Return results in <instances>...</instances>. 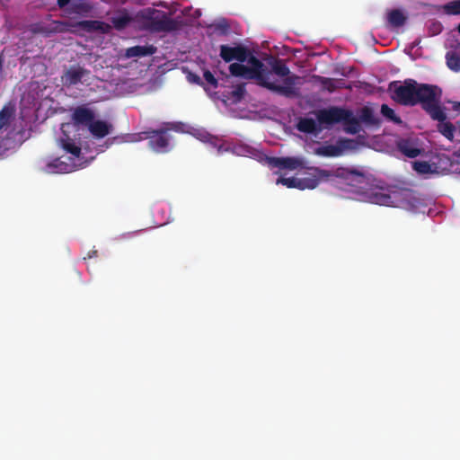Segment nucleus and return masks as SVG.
<instances>
[{
    "label": "nucleus",
    "mask_w": 460,
    "mask_h": 460,
    "mask_svg": "<svg viewBox=\"0 0 460 460\" xmlns=\"http://www.w3.org/2000/svg\"><path fill=\"white\" fill-rule=\"evenodd\" d=\"M388 90L391 92L392 99L397 103L404 106H414L420 103L430 118H443L438 109L441 91L438 86L418 84L413 79H406L402 84L398 81L390 83Z\"/></svg>",
    "instance_id": "obj_1"
},
{
    "label": "nucleus",
    "mask_w": 460,
    "mask_h": 460,
    "mask_svg": "<svg viewBox=\"0 0 460 460\" xmlns=\"http://www.w3.org/2000/svg\"><path fill=\"white\" fill-rule=\"evenodd\" d=\"M247 60L251 65L249 69L254 72L252 75L261 86L285 97L290 98L298 95V91L295 87L296 81L299 79L297 75H292V76L284 79L283 85L276 84L270 81L271 72L263 70V64L261 60L251 54Z\"/></svg>",
    "instance_id": "obj_2"
},
{
    "label": "nucleus",
    "mask_w": 460,
    "mask_h": 460,
    "mask_svg": "<svg viewBox=\"0 0 460 460\" xmlns=\"http://www.w3.org/2000/svg\"><path fill=\"white\" fill-rule=\"evenodd\" d=\"M143 28L150 32H171L188 25L182 16L170 18L161 10L147 8L141 13Z\"/></svg>",
    "instance_id": "obj_3"
},
{
    "label": "nucleus",
    "mask_w": 460,
    "mask_h": 460,
    "mask_svg": "<svg viewBox=\"0 0 460 460\" xmlns=\"http://www.w3.org/2000/svg\"><path fill=\"white\" fill-rule=\"evenodd\" d=\"M190 128L189 125L178 122L170 124V127L165 128L146 131L145 134H146V137L148 139V145L152 150L156 153H166L171 149L169 130L172 129L177 132L190 133L199 139L201 132L199 129H194V132H190Z\"/></svg>",
    "instance_id": "obj_4"
},
{
    "label": "nucleus",
    "mask_w": 460,
    "mask_h": 460,
    "mask_svg": "<svg viewBox=\"0 0 460 460\" xmlns=\"http://www.w3.org/2000/svg\"><path fill=\"white\" fill-rule=\"evenodd\" d=\"M315 115L319 124L327 128L334 124L342 123L349 113L348 109L332 106L317 111Z\"/></svg>",
    "instance_id": "obj_5"
},
{
    "label": "nucleus",
    "mask_w": 460,
    "mask_h": 460,
    "mask_svg": "<svg viewBox=\"0 0 460 460\" xmlns=\"http://www.w3.org/2000/svg\"><path fill=\"white\" fill-rule=\"evenodd\" d=\"M310 170L313 172L309 176L299 179L300 190L314 189L323 181H329L332 179V170H324L318 167H312Z\"/></svg>",
    "instance_id": "obj_6"
},
{
    "label": "nucleus",
    "mask_w": 460,
    "mask_h": 460,
    "mask_svg": "<svg viewBox=\"0 0 460 460\" xmlns=\"http://www.w3.org/2000/svg\"><path fill=\"white\" fill-rule=\"evenodd\" d=\"M249 56L250 50L243 45H237L235 47H231L228 45L220 46V57L227 63L233 60L244 62L247 60Z\"/></svg>",
    "instance_id": "obj_7"
},
{
    "label": "nucleus",
    "mask_w": 460,
    "mask_h": 460,
    "mask_svg": "<svg viewBox=\"0 0 460 460\" xmlns=\"http://www.w3.org/2000/svg\"><path fill=\"white\" fill-rule=\"evenodd\" d=\"M332 178H339L349 186L356 187L366 181V177L363 172L357 170H349L345 168H337L332 170Z\"/></svg>",
    "instance_id": "obj_8"
},
{
    "label": "nucleus",
    "mask_w": 460,
    "mask_h": 460,
    "mask_svg": "<svg viewBox=\"0 0 460 460\" xmlns=\"http://www.w3.org/2000/svg\"><path fill=\"white\" fill-rule=\"evenodd\" d=\"M90 71L80 66H71L61 76L62 84L66 86H74L82 82V79L88 75Z\"/></svg>",
    "instance_id": "obj_9"
},
{
    "label": "nucleus",
    "mask_w": 460,
    "mask_h": 460,
    "mask_svg": "<svg viewBox=\"0 0 460 460\" xmlns=\"http://www.w3.org/2000/svg\"><path fill=\"white\" fill-rule=\"evenodd\" d=\"M73 27H76L77 32L83 31L88 33L98 31L102 34H109L111 26L104 22L98 20H84L75 22Z\"/></svg>",
    "instance_id": "obj_10"
},
{
    "label": "nucleus",
    "mask_w": 460,
    "mask_h": 460,
    "mask_svg": "<svg viewBox=\"0 0 460 460\" xmlns=\"http://www.w3.org/2000/svg\"><path fill=\"white\" fill-rule=\"evenodd\" d=\"M94 117L93 111L85 105H80L75 108L71 115L75 126H84L87 128L93 122Z\"/></svg>",
    "instance_id": "obj_11"
},
{
    "label": "nucleus",
    "mask_w": 460,
    "mask_h": 460,
    "mask_svg": "<svg viewBox=\"0 0 460 460\" xmlns=\"http://www.w3.org/2000/svg\"><path fill=\"white\" fill-rule=\"evenodd\" d=\"M268 164L273 168L296 170L304 166L302 159L297 157H268Z\"/></svg>",
    "instance_id": "obj_12"
},
{
    "label": "nucleus",
    "mask_w": 460,
    "mask_h": 460,
    "mask_svg": "<svg viewBox=\"0 0 460 460\" xmlns=\"http://www.w3.org/2000/svg\"><path fill=\"white\" fill-rule=\"evenodd\" d=\"M438 109L442 112V119H435L431 118L433 120L438 121V130L439 133H441L446 138H447L450 141L454 140L455 132H456V127L449 122L446 121L447 119V114L445 113L444 110L440 106V102L438 103Z\"/></svg>",
    "instance_id": "obj_13"
},
{
    "label": "nucleus",
    "mask_w": 460,
    "mask_h": 460,
    "mask_svg": "<svg viewBox=\"0 0 460 460\" xmlns=\"http://www.w3.org/2000/svg\"><path fill=\"white\" fill-rule=\"evenodd\" d=\"M88 129L95 138L100 139L111 134L112 130V125L104 120L93 119V122L89 125Z\"/></svg>",
    "instance_id": "obj_14"
},
{
    "label": "nucleus",
    "mask_w": 460,
    "mask_h": 460,
    "mask_svg": "<svg viewBox=\"0 0 460 460\" xmlns=\"http://www.w3.org/2000/svg\"><path fill=\"white\" fill-rule=\"evenodd\" d=\"M398 150L409 158H415L420 154V149L410 138H401L396 142Z\"/></svg>",
    "instance_id": "obj_15"
},
{
    "label": "nucleus",
    "mask_w": 460,
    "mask_h": 460,
    "mask_svg": "<svg viewBox=\"0 0 460 460\" xmlns=\"http://www.w3.org/2000/svg\"><path fill=\"white\" fill-rule=\"evenodd\" d=\"M133 22L132 16L126 9L119 10L115 15L111 18V22L115 30L121 31L125 30Z\"/></svg>",
    "instance_id": "obj_16"
},
{
    "label": "nucleus",
    "mask_w": 460,
    "mask_h": 460,
    "mask_svg": "<svg viewBox=\"0 0 460 460\" xmlns=\"http://www.w3.org/2000/svg\"><path fill=\"white\" fill-rule=\"evenodd\" d=\"M203 144L211 151H215L216 154H222L224 151L227 150V148L225 147L226 144L223 139L212 136L208 132H203Z\"/></svg>",
    "instance_id": "obj_17"
},
{
    "label": "nucleus",
    "mask_w": 460,
    "mask_h": 460,
    "mask_svg": "<svg viewBox=\"0 0 460 460\" xmlns=\"http://www.w3.org/2000/svg\"><path fill=\"white\" fill-rule=\"evenodd\" d=\"M157 48L154 45L134 46L128 48L125 56L128 58L137 57H146L156 53Z\"/></svg>",
    "instance_id": "obj_18"
},
{
    "label": "nucleus",
    "mask_w": 460,
    "mask_h": 460,
    "mask_svg": "<svg viewBox=\"0 0 460 460\" xmlns=\"http://www.w3.org/2000/svg\"><path fill=\"white\" fill-rule=\"evenodd\" d=\"M208 36H225L230 31V25L226 19H221L207 26Z\"/></svg>",
    "instance_id": "obj_19"
},
{
    "label": "nucleus",
    "mask_w": 460,
    "mask_h": 460,
    "mask_svg": "<svg viewBox=\"0 0 460 460\" xmlns=\"http://www.w3.org/2000/svg\"><path fill=\"white\" fill-rule=\"evenodd\" d=\"M387 22L394 28H398L406 22L407 17L400 9H392L387 12Z\"/></svg>",
    "instance_id": "obj_20"
},
{
    "label": "nucleus",
    "mask_w": 460,
    "mask_h": 460,
    "mask_svg": "<svg viewBox=\"0 0 460 460\" xmlns=\"http://www.w3.org/2000/svg\"><path fill=\"white\" fill-rule=\"evenodd\" d=\"M59 144L62 149L66 153L72 155L74 157H79L81 155V146L68 136H65L59 139Z\"/></svg>",
    "instance_id": "obj_21"
},
{
    "label": "nucleus",
    "mask_w": 460,
    "mask_h": 460,
    "mask_svg": "<svg viewBox=\"0 0 460 460\" xmlns=\"http://www.w3.org/2000/svg\"><path fill=\"white\" fill-rule=\"evenodd\" d=\"M229 71L234 76H240L245 79H254L252 74L254 72L252 69H249V66H246L240 63H233L229 66Z\"/></svg>",
    "instance_id": "obj_22"
},
{
    "label": "nucleus",
    "mask_w": 460,
    "mask_h": 460,
    "mask_svg": "<svg viewBox=\"0 0 460 460\" xmlns=\"http://www.w3.org/2000/svg\"><path fill=\"white\" fill-rule=\"evenodd\" d=\"M349 116L342 120L344 130L349 134H357L360 131L359 120L353 115V112L348 110Z\"/></svg>",
    "instance_id": "obj_23"
},
{
    "label": "nucleus",
    "mask_w": 460,
    "mask_h": 460,
    "mask_svg": "<svg viewBox=\"0 0 460 460\" xmlns=\"http://www.w3.org/2000/svg\"><path fill=\"white\" fill-rule=\"evenodd\" d=\"M359 119L362 122L371 126H379L381 122L380 119L375 115L373 110L368 107L361 109Z\"/></svg>",
    "instance_id": "obj_24"
},
{
    "label": "nucleus",
    "mask_w": 460,
    "mask_h": 460,
    "mask_svg": "<svg viewBox=\"0 0 460 460\" xmlns=\"http://www.w3.org/2000/svg\"><path fill=\"white\" fill-rule=\"evenodd\" d=\"M93 9V6L86 0L73 3L69 8L71 13L86 16Z\"/></svg>",
    "instance_id": "obj_25"
},
{
    "label": "nucleus",
    "mask_w": 460,
    "mask_h": 460,
    "mask_svg": "<svg viewBox=\"0 0 460 460\" xmlns=\"http://www.w3.org/2000/svg\"><path fill=\"white\" fill-rule=\"evenodd\" d=\"M296 128L300 132L312 134L317 130V125L311 118H301L296 124Z\"/></svg>",
    "instance_id": "obj_26"
},
{
    "label": "nucleus",
    "mask_w": 460,
    "mask_h": 460,
    "mask_svg": "<svg viewBox=\"0 0 460 460\" xmlns=\"http://www.w3.org/2000/svg\"><path fill=\"white\" fill-rule=\"evenodd\" d=\"M270 65L272 72L277 75L285 77V79L291 76L289 75L290 70L283 59H274Z\"/></svg>",
    "instance_id": "obj_27"
},
{
    "label": "nucleus",
    "mask_w": 460,
    "mask_h": 460,
    "mask_svg": "<svg viewBox=\"0 0 460 460\" xmlns=\"http://www.w3.org/2000/svg\"><path fill=\"white\" fill-rule=\"evenodd\" d=\"M53 28L51 32H72L77 33L76 27H73L75 22L66 21H55L53 22Z\"/></svg>",
    "instance_id": "obj_28"
},
{
    "label": "nucleus",
    "mask_w": 460,
    "mask_h": 460,
    "mask_svg": "<svg viewBox=\"0 0 460 460\" xmlns=\"http://www.w3.org/2000/svg\"><path fill=\"white\" fill-rule=\"evenodd\" d=\"M69 169V164L60 161L59 158H56L50 163H49L46 166V170L48 172L52 173H63L67 172Z\"/></svg>",
    "instance_id": "obj_29"
},
{
    "label": "nucleus",
    "mask_w": 460,
    "mask_h": 460,
    "mask_svg": "<svg viewBox=\"0 0 460 460\" xmlns=\"http://www.w3.org/2000/svg\"><path fill=\"white\" fill-rule=\"evenodd\" d=\"M315 154L321 156L335 157L341 154V149L334 145H327L317 147Z\"/></svg>",
    "instance_id": "obj_30"
},
{
    "label": "nucleus",
    "mask_w": 460,
    "mask_h": 460,
    "mask_svg": "<svg viewBox=\"0 0 460 460\" xmlns=\"http://www.w3.org/2000/svg\"><path fill=\"white\" fill-rule=\"evenodd\" d=\"M370 199L371 202L383 206H390L394 202L390 194L381 191H373Z\"/></svg>",
    "instance_id": "obj_31"
},
{
    "label": "nucleus",
    "mask_w": 460,
    "mask_h": 460,
    "mask_svg": "<svg viewBox=\"0 0 460 460\" xmlns=\"http://www.w3.org/2000/svg\"><path fill=\"white\" fill-rule=\"evenodd\" d=\"M447 66L454 72L460 71V55L455 51H449L446 54Z\"/></svg>",
    "instance_id": "obj_32"
},
{
    "label": "nucleus",
    "mask_w": 460,
    "mask_h": 460,
    "mask_svg": "<svg viewBox=\"0 0 460 460\" xmlns=\"http://www.w3.org/2000/svg\"><path fill=\"white\" fill-rule=\"evenodd\" d=\"M381 114L389 121L394 122V124L401 125L402 124V120L399 116H397L394 111L390 108L387 104L381 105Z\"/></svg>",
    "instance_id": "obj_33"
},
{
    "label": "nucleus",
    "mask_w": 460,
    "mask_h": 460,
    "mask_svg": "<svg viewBox=\"0 0 460 460\" xmlns=\"http://www.w3.org/2000/svg\"><path fill=\"white\" fill-rule=\"evenodd\" d=\"M444 13L447 15H460V0H453L443 5Z\"/></svg>",
    "instance_id": "obj_34"
},
{
    "label": "nucleus",
    "mask_w": 460,
    "mask_h": 460,
    "mask_svg": "<svg viewBox=\"0 0 460 460\" xmlns=\"http://www.w3.org/2000/svg\"><path fill=\"white\" fill-rule=\"evenodd\" d=\"M315 78L321 84L323 89L329 93H333L336 90L337 86L334 79L320 75L315 76Z\"/></svg>",
    "instance_id": "obj_35"
},
{
    "label": "nucleus",
    "mask_w": 460,
    "mask_h": 460,
    "mask_svg": "<svg viewBox=\"0 0 460 460\" xmlns=\"http://www.w3.org/2000/svg\"><path fill=\"white\" fill-rule=\"evenodd\" d=\"M277 184H282L288 188H297L300 189V181L295 177L284 178L280 177L277 180Z\"/></svg>",
    "instance_id": "obj_36"
},
{
    "label": "nucleus",
    "mask_w": 460,
    "mask_h": 460,
    "mask_svg": "<svg viewBox=\"0 0 460 460\" xmlns=\"http://www.w3.org/2000/svg\"><path fill=\"white\" fill-rule=\"evenodd\" d=\"M413 169L420 174H427L432 172L431 165L426 161L414 162Z\"/></svg>",
    "instance_id": "obj_37"
},
{
    "label": "nucleus",
    "mask_w": 460,
    "mask_h": 460,
    "mask_svg": "<svg viewBox=\"0 0 460 460\" xmlns=\"http://www.w3.org/2000/svg\"><path fill=\"white\" fill-rule=\"evenodd\" d=\"M12 117V111L7 108H3L0 111V128L4 127L9 124L10 119Z\"/></svg>",
    "instance_id": "obj_38"
},
{
    "label": "nucleus",
    "mask_w": 460,
    "mask_h": 460,
    "mask_svg": "<svg viewBox=\"0 0 460 460\" xmlns=\"http://www.w3.org/2000/svg\"><path fill=\"white\" fill-rule=\"evenodd\" d=\"M443 30V26L439 22H432L429 26V33L431 36L439 34Z\"/></svg>",
    "instance_id": "obj_39"
},
{
    "label": "nucleus",
    "mask_w": 460,
    "mask_h": 460,
    "mask_svg": "<svg viewBox=\"0 0 460 460\" xmlns=\"http://www.w3.org/2000/svg\"><path fill=\"white\" fill-rule=\"evenodd\" d=\"M232 93L234 96L241 99L245 93V85L243 84L236 85Z\"/></svg>",
    "instance_id": "obj_40"
},
{
    "label": "nucleus",
    "mask_w": 460,
    "mask_h": 460,
    "mask_svg": "<svg viewBox=\"0 0 460 460\" xmlns=\"http://www.w3.org/2000/svg\"><path fill=\"white\" fill-rule=\"evenodd\" d=\"M203 79H205L208 83L211 84L214 86H217V79L214 77L212 73L208 70L203 71Z\"/></svg>",
    "instance_id": "obj_41"
},
{
    "label": "nucleus",
    "mask_w": 460,
    "mask_h": 460,
    "mask_svg": "<svg viewBox=\"0 0 460 460\" xmlns=\"http://www.w3.org/2000/svg\"><path fill=\"white\" fill-rule=\"evenodd\" d=\"M187 79L190 83H196L198 84H201L200 77L195 74L190 73V72L187 75Z\"/></svg>",
    "instance_id": "obj_42"
},
{
    "label": "nucleus",
    "mask_w": 460,
    "mask_h": 460,
    "mask_svg": "<svg viewBox=\"0 0 460 460\" xmlns=\"http://www.w3.org/2000/svg\"><path fill=\"white\" fill-rule=\"evenodd\" d=\"M70 0H57V4L59 8H64L69 4Z\"/></svg>",
    "instance_id": "obj_43"
},
{
    "label": "nucleus",
    "mask_w": 460,
    "mask_h": 460,
    "mask_svg": "<svg viewBox=\"0 0 460 460\" xmlns=\"http://www.w3.org/2000/svg\"><path fill=\"white\" fill-rule=\"evenodd\" d=\"M4 58L3 57L2 54H0V75L2 74L3 72V68H4Z\"/></svg>",
    "instance_id": "obj_44"
},
{
    "label": "nucleus",
    "mask_w": 460,
    "mask_h": 460,
    "mask_svg": "<svg viewBox=\"0 0 460 460\" xmlns=\"http://www.w3.org/2000/svg\"><path fill=\"white\" fill-rule=\"evenodd\" d=\"M93 256H97V251H92L88 253L89 258H92Z\"/></svg>",
    "instance_id": "obj_45"
},
{
    "label": "nucleus",
    "mask_w": 460,
    "mask_h": 460,
    "mask_svg": "<svg viewBox=\"0 0 460 460\" xmlns=\"http://www.w3.org/2000/svg\"><path fill=\"white\" fill-rule=\"evenodd\" d=\"M456 111L460 112V102L455 106Z\"/></svg>",
    "instance_id": "obj_46"
},
{
    "label": "nucleus",
    "mask_w": 460,
    "mask_h": 460,
    "mask_svg": "<svg viewBox=\"0 0 460 460\" xmlns=\"http://www.w3.org/2000/svg\"><path fill=\"white\" fill-rule=\"evenodd\" d=\"M457 31L460 33V23L458 24L457 28H456Z\"/></svg>",
    "instance_id": "obj_47"
}]
</instances>
